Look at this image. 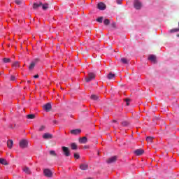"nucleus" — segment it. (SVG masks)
I'll use <instances>...</instances> for the list:
<instances>
[{
    "mask_svg": "<svg viewBox=\"0 0 179 179\" xmlns=\"http://www.w3.org/2000/svg\"><path fill=\"white\" fill-rule=\"evenodd\" d=\"M27 146H29V141L27 140H21L20 141V148H21V149H26Z\"/></svg>",
    "mask_w": 179,
    "mask_h": 179,
    "instance_id": "nucleus-1",
    "label": "nucleus"
},
{
    "mask_svg": "<svg viewBox=\"0 0 179 179\" xmlns=\"http://www.w3.org/2000/svg\"><path fill=\"white\" fill-rule=\"evenodd\" d=\"M63 150V154L66 157H69L71 156V152L69 151V148L68 147L63 146L62 147Z\"/></svg>",
    "mask_w": 179,
    "mask_h": 179,
    "instance_id": "nucleus-2",
    "label": "nucleus"
},
{
    "mask_svg": "<svg viewBox=\"0 0 179 179\" xmlns=\"http://www.w3.org/2000/svg\"><path fill=\"white\" fill-rule=\"evenodd\" d=\"M96 78V74L93 73H90L88 74V77L85 78V81L89 83L92 82V80H94Z\"/></svg>",
    "mask_w": 179,
    "mask_h": 179,
    "instance_id": "nucleus-3",
    "label": "nucleus"
},
{
    "mask_svg": "<svg viewBox=\"0 0 179 179\" xmlns=\"http://www.w3.org/2000/svg\"><path fill=\"white\" fill-rule=\"evenodd\" d=\"M38 62V59H34L31 62V64H30V65L29 66V71H33V69H34V66H36V65H37Z\"/></svg>",
    "mask_w": 179,
    "mask_h": 179,
    "instance_id": "nucleus-4",
    "label": "nucleus"
},
{
    "mask_svg": "<svg viewBox=\"0 0 179 179\" xmlns=\"http://www.w3.org/2000/svg\"><path fill=\"white\" fill-rule=\"evenodd\" d=\"M117 159H118V157L117 156L111 157L106 160V163H108V164L115 163L117 162Z\"/></svg>",
    "mask_w": 179,
    "mask_h": 179,
    "instance_id": "nucleus-5",
    "label": "nucleus"
},
{
    "mask_svg": "<svg viewBox=\"0 0 179 179\" xmlns=\"http://www.w3.org/2000/svg\"><path fill=\"white\" fill-rule=\"evenodd\" d=\"M43 174L45 177H48V178L52 177V171H51V170L48 169H44Z\"/></svg>",
    "mask_w": 179,
    "mask_h": 179,
    "instance_id": "nucleus-6",
    "label": "nucleus"
},
{
    "mask_svg": "<svg viewBox=\"0 0 179 179\" xmlns=\"http://www.w3.org/2000/svg\"><path fill=\"white\" fill-rule=\"evenodd\" d=\"M134 8L135 9L139 10L141 8H142V3L139 1V0H135L134 1Z\"/></svg>",
    "mask_w": 179,
    "mask_h": 179,
    "instance_id": "nucleus-7",
    "label": "nucleus"
},
{
    "mask_svg": "<svg viewBox=\"0 0 179 179\" xmlns=\"http://www.w3.org/2000/svg\"><path fill=\"white\" fill-rule=\"evenodd\" d=\"M97 8L99 9V10H104L106 8H107V6H106L104 3L101 2L98 3Z\"/></svg>",
    "mask_w": 179,
    "mask_h": 179,
    "instance_id": "nucleus-8",
    "label": "nucleus"
},
{
    "mask_svg": "<svg viewBox=\"0 0 179 179\" xmlns=\"http://www.w3.org/2000/svg\"><path fill=\"white\" fill-rule=\"evenodd\" d=\"M51 108H52V106H51L50 103H47L43 106V109L45 110V111H50Z\"/></svg>",
    "mask_w": 179,
    "mask_h": 179,
    "instance_id": "nucleus-9",
    "label": "nucleus"
},
{
    "mask_svg": "<svg viewBox=\"0 0 179 179\" xmlns=\"http://www.w3.org/2000/svg\"><path fill=\"white\" fill-rule=\"evenodd\" d=\"M134 153L136 156H142L145 153V150L143 149H137L134 151Z\"/></svg>",
    "mask_w": 179,
    "mask_h": 179,
    "instance_id": "nucleus-10",
    "label": "nucleus"
},
{
    "mask_svg": "<svg viewBox=\"0 0 179 179\" xmlns=\"http://www.w3.org/2000/svg\"><path fill=\"white\" fill-rule=\"evenodd\" d=\"M70 132L71 135H79V134L82 132V130L80 129H73V130H71Z\"/></svg>",
    "mask_w": 179,
    "mask_h": 179,
    "instance_id": "nucleus-11",
    "label": "nucleus"
},
{
    "mask_svg": "<svg viewBox=\"0 0 179 179\" xmlns=\"http://www.w3.org/2000/svg\"><path fill=\"white\" fill-rule=\"evenodd\" d=\"M42 5H43V3H41V1L36 2V3H34L33 9L37 10V9H38V8H40V6H41Z\"/></svg>",
    "mask_w": 179,
    "mask_h": 179,
    "instance_id": "nucleus-12",
    "label": "nucleus"
},
{
    "mask_svg": "<svg viewBox=\"0 0 179 179\" xmlns=\"http://www.w3.org/2000/svg\"><path fill=\"white\" fill-rule=\"evenodd\" d=\"M43 139H52V134H51L50 133H45L43 135Z\"/></svg>",
    "mask_w": 179,
    "mask_h": 179,
    "instance_id": "nucleus-13",
    "label": "nucleus"
},
{
    "mask_svg": "<svg viewBox=\"0 0 179 179\" xmlns=\"http://www.w3.org/2000/svg\"><path fill=\"white\" fill-rule=\"evenodd\" d=\"M22 170L25 174H31V171H30V169L27 166L24 167Z\"/></svg>",
    "mask_w": 179,
    "mask_h": 179,
    "instance_id": "nucleus-14",
    "label": "nucleus"
},
{
    "mask_svg": "<svg viewBox=\"0 0 179 179\" xmlns=\"http://www.w3.org/2000/svg\"><path fill=\"white\" fill-rule=\"evenodd\" d=\"M7 146L9 149H12L13 147V140H8L7 141Z\"/></svg>",
    "mask_w": 179,
    "mask_h": 179,
    "instance_id": "nucleus-15",
    "label": "nucleus"
},
{
    "mask_svg": "<svg viewBox=\"0 0 179 179\" xmlns=\"http://www.w3.org/2000/svg\"><path fill=\"white\" fill-rule=\"evenodd\" d=\"M80 170H87V169H89V165L87 164H82L80 165Z\"/></svg>",
    "mask_w": 179,
    "mask_h": 179,
    "instance_id": "nucleus-16",
    "label": "nucleus"
},
{
    "mask_svg": "<svg viewBox=\"0 0 179 179\" xmlns=\"http://www.w3.org/2000/svg\"><path fill=\"white\" fill-rule=\"evenodd\" d=\"M0 163L1 164H3V166H8L9 164L8 163V161L3 158H0Z\"/></svg>",
    "mask_w": 179,
    "mask_h": 179,
    "instance_id": "nucleus-17",
    "label": "nucleus"
},
{
    "mask_svg": "<svg viewBox=\"0 0 179 179\" xmlns=\"http://www.w3.org/2000/svg\"><path fill=\"white\" fill-rule=\"evenodd\" d=\"M87 142V138L86 136H84L79 139L80 143H86Z\"/></svg>",
    "mask_w": 179,
    "mask_h": 179,
    "instance_id": "nucleus-18",
    "label": "nucleus"
},
{
    "mask_svg": "<svg viewBox=\"0 0 179 179\" xmlns=\"http://www.w3.org/2000/svg\"><path fill=\"white\" fill-rule=\"evenodd\" d=\"M120 62H122V64H129V60L127 58L123 57L120 59Z\"/></svg>",
    "mask_w": 179,
    "mask_h": 179,
    "instance_id": "nucleus-19",
    "label": "nucleus"
},
{
    "mask_svg": "<svg viewBox=\"0 0 179 179\" xmlns=\"http://www.w3.org/2000/svg\"><path fill=\"white\" fill-rule=\"evenodd\" d=\"M148 59L152 61V62H156V56L154 55H150Z\"/></svg>",
    "mask_w": 179,
    "mask_h": 179,
    "instance_id": "nucleus-20",
    "label": "nucleus"
},
{
    "mask_svg": "<svg viewBox=\"0 0 179 179\" xmlns=\"http://www.w3.org/2000/svg\"><path fill=\"white\" fill-rule=\"evenodd\" d=\"M90 99L95 101H99V96H97V95L92 94V95H91Z\"/></svg>",
    "mask_w": 179,
    "mask_h": 179,
    "instance_id": "nucleus-21",
    "label": "nucleus"
},
{
    "mask_svg": "<svg viewBox=\"0 0 179 179\" xmlns=\"http://www.w3.org/2000/svg\"><path fill=\"white\" fill-rule=\"evenodd\" d=\"M108 79L111 80V79H114V78H115V74L113 73H109V74L107 76Z\"/></svg>",
    "mask_w": 179,
    "mask_h": 179,
    "instance_id": "nucleus-22",
    "label": "nucleus"
},
{
    "mask_svg": "<svg viewBox=\"0 0 179 179\" xmlns=\"http://www.w3.org/2000/svg\"><path fill=\"white\" fill-rule=\"evenodd\" d=\"M27 118H28V120H34V118H36V115L34 114L27 115Z\"/></svg>",
    "mask_w": 179,
    "mask_h": 179,
    "instance_id": "nucleus-23",
    "label": "nucleus"
},
{
    "mask_svg": "<svg viewBox=\"0 0 179 179\" xmlns=\"http://www.w3.org/2000/svg\"><path fill=\"white\" fill-rule=\"evenodd\" d=\"M15 3L17 5H19L20 6H22V5H24V1H23L22 0H17L15 1Z\"/></svg>",
    "mask_w": 179,
    "mask_h": 179,
    "instance_id": "nucleus-24",
    "label": "nucleus"
},
{
    "mask_svg": "<svg viewBox=\"0 0 179 179\" xmlns=\"http://www.w3.org/2000/svg\"><path fill=\"white\" fill-rule=\"evenodd\" d=\"M71 148L72 150H76V149H78V145H76L75 143H72L71 144Z\"/></svg>",
    "mask_w": 179,
    "mask_h": 179,
    "instance_id": "nucleus-25",
    "label": "nucleus"
},
{
    "mask_svg": "<svg viewBox=\"0 0 179 179\" xmlns=\"http://www.w3.org/2000/svg\"><path fill=\"white\" fill-rule=\"evenodd\" d=\"M153 137L152 136H148L146 138V141L148 142V143H152L153 142Z\"/></svg>",
    "mask_w": 179,
    "mask_h": 179,
    "instance_id": "nucleus-26",
    "label": "nucleus"
},
{
    "mask_svg": "<svg viewBox=\"0 0 179 179\" xmlns=\"http://www.w3.org/2000/svg\"><path fill=\"white\" fill-rule=\"evenodd\" d=\"M41 6L43 10H47V9H48V3L42 4Z\"/></svg>",
    "mask_w": 179,
    "mask_h": 179,
    "instance_id": "nucleus-27",
    "label": "nucleus"
},
{
    "mask_svg": "<svg viewBox=\"0 0 179 179\" xmlns=\"http://www.w3.org/2000/svg\"><path fill=\"white\" fill-rule=\"evenodd\" d=\"M103 24H105V26H108L110 24V20L105 19L103 20Z\"/></svg>",
    "mask_w": 179,
    "mask_h": 179,
    "instance_id": "nucleus-28",
    "label": "nucleus"
},
{
    "mask_svg": "<svg viewBox=\"0 0 179 179\" xmlns=\"http://www.w3.org/2000/svg\"><path fill=\"white\" fill-rule=\"evenodd\" d=\"M3 62H4V64H9V62H10V58H3Z\"/></svg>",
    "mask_w": 179,
    "mask_h": 179,
    "instance_id": "nucleus-29",
    "label": "nucleus"
},
{
    "mask_svg": "<svg viewBox=\"0 0 179 179\" xmlns=\"http://www.w3.org/2000/svg\"><path fill=\"white\" fill-rule=\"evenodd\" d=\"M177 31H179L178 28L173 29L169 31V33H177Z\"/></svg>",
    "mask_w": 179,
    "mask_h": 179,
    "instance_id": "nucleus-30",
    "label": "nucleus"
},
{
    "mask_svg": "<svg viewBox=\"0 0 179 179\" xmlns=\"http://www.w3.org/2000/svg\"><path fill=\"white\" fill-rule=\"evenodd\" d=\"M14 68H19V62H15L13 64Z\"/></svg>",
    "mask_w": 179,
    "mask_h": 179,
    "instance_id": "nucleus-31",
    "label": "nucleus"
},
{
    "mask_svg": "<svg viewBox=\"0 0 179 179\" xmlns=\"http://www.w3.org/2000/svg\"><path fill=\"white\" fill-rule=\"evenodd\" d=\"M10 80L11 82H15L16 80V77L15 76H10Z\"/></svg>",
    "mask_w": 179,
    "mask_h": 179,
    "instance_id": "nucleus-32",
    "label": "nucleus"
},
{
    "mask_svg": "<svg viewBox=\"0 0 179 179\" xmlns=\"http://www.w3.org/2000/svg\"><path fill=\"white\" fill-rule=\"evenodd\" d=\"M96 22H98L99 23H103V17L97 18Z\"/></svg>",
    "mask_w": 179,
    "mask_h": 179,
    "instance_id": "nucleus-33",
    "label": "nucleus"
},
{
    "mask_svg": "<svg viewBox=\"0 0 179 179\" xmlns=\"http://www.w3.org/2000/svg\"><path fill=\"white\" fill-rule=\"evenodd\" d=\"M44 129H45V126L42 125V126H41V127L39 128L38 131H39L40 132H41V131H44Z\"/></svg>",
    "mask_w": 179,
    "mask_h": 179,
    "instance_id": "nucleus-34",
    "label": "nucleus"
},
{
    "mask_svg": "<svg viewBox=\"0 0 179 179\" xmlns=\"http://www.w3.org/2000/svg\"><path fill=\"white\" fill-rule=\"evenodd\" d=\"M50 155L51 156H57V153H55V152L54 150H50Z\"/></svg>",
    "mask_w": 179,
    "mask_h": 179,
    "instance_id": "nucleus-35",
    "label": "nucleus"
},
{
    "mask_svg": "<svg viewBox=\"0 0 179 179\" xmlns=\"http://www.w3.org/2000/svg\"><path fill=\"white\" fill-rule=\"evenodd\" d=\"M125 101H126L127 106H129V101H131V99H127L125 100Z\"/></svg>",
    "mask_w": 179,
    "mask_h": 179,
    "instance_id": "nucleus-36",
    "label": "nucleus"
},
{
    "mask_svg": "<svg viewBox=\"0 0 179 179\" xmlns=\"http://www.w3.org/2000/svg\"><path fill=\"white\" fill-rule=\"evenodd\" d=\"M74 157H75V159H79L80 157V156L78 153H75Z\"/></svg>",
    "mask_w": 179,
    "mask_h": 179,
    "instance_id": "nucleus-37",
    "label": "nucleus"
},
{
    "mask_svg": "<svg viewBox=\"0 0 179 179\" xmlns=\"http://www.w3.org/2000/svg\"><path fill=\"white\" fill-rule=\"evenodd\" d=\"M116 2L117 5H121V3H122V0H116Z\"/></svg>",
    "mask_w": 179,
    "mask_h": 179,
    "instance_id": "nucleus-38",
    "label": "nucleus"
},
{
    "mask_svg": "<svg viewBox=\"0 0 179 179\" xmlns=\"http://www.w3.org/2000/svg\"><path fill=\"white\" fill-rule=\"evenodd\" d=\"M122 125L123 127H127V125H128V122H122Z\"/></svg>",
    "mask_w": 179,
    "mask_h": 179,
    "instance_id": "nucleus-39",
    "label": "nucleus"
},
{
    "mask_svg": "<svg viewBox=\"0 0 179 179\" xmlns=\"http://www.w3.org/2000/svg\"><path fill=\"white\" fill-rule=\"evenodd\" d=\"M112 27H113L114 29H115V27H116L115 22H113V23L112 24Z\"/></svg>",
    "mask_w": 179,
    "mask_h": 179,
    "instance_id": "nucleus-40",
    "label": "nucleus"
},
{
    "mask_svg": "<svg viewBox=\"0 0 179 179\" xmlns=\"http://www.w3.org/2000/svg\"><path fill=\"white\" fill-rule=\"evenodd\" d=\"M34 78L35 79H37V78H38V75H35V76H34Z\"/></svg>",
    "mask_w": 179,
    "mask_h": 179,
    "instance_id": "nucleus-41",
    "label": "nucleus"
},
{
    "mask_svg": "<svg viewBox=\"0 0 179 179\" xmlns=\"http://www.w3.org/2000/svg\"><path fill=\"white\" fill-rule=\"evenodd\" d=\"M113 122H115L117 124V120H113Z\"/></svg>",
    "mask_w": 179,
    "mask_h": 179,
    "instance_id": "nucleus-42",
    "label": "nucleus"
},
{
    "mask_svg": "<svg viewBox=\"0 0 179 179\" xmlns=\"http://www.w3.org/2000/svg\"><path fill=\"white\" fill-rule=\"evenodd\" d=\"M27 83H30V80H28Z\"/></svg>",
    "mask_w": 179,
    "mask_h": 179,
    "instance_id": "nucleus-43",
    "label": "nucleus"
},
{
    "mask_svg": "<svg viewBox=\"0 0 179 179\" xmlns=\"http://www.w3.org/2000/svg\"><path fill=\"white\" fill-rule=\"evenodd\" d=\"M177 37H179V34L177 35Z\"/></svg>",
    "mask_w": 179,
    "mask_h": 179,
    "instance_id": "nucleus-44",
    "label": "nucleus"
},
{
    "mask_svg": "<svg viewBox=\"0 0 179 179\" xmlns=\"http://www.w3.org/2000/svg\"><path fill=\"white\" fill-rule=\"evenodd\" d=\"M0 75H1V73H0Z\"/></svg>",
    "mask_w": 179,
    "mask_h": 179,
    "instance_id": "nucleus-45",
    "label": "nucleus"
}]
</instances>
